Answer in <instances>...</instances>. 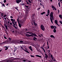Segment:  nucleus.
<instances>
[{
    "label": "nucleus",
    "instance_id": "obj_1",
    "mask_svg": "<svg viewBox=\"0 0 62 62\" xmlns=\"http://www.w3.org/2000/svg\"><path fill=\"white\" fill-rule=\"evenodd\" d=\"M53 15H54V12H51L49 15L51 21L52 23L53 24V19H54V16Z\"/></svg>",
    "mask_w": 62,
    "mask_h": 62
},
{
    "label": "nucleus",
    "instance_id": "obj_2",
    "mask_svg": "<svg viewBox=\"0 0 62 62\" xmlns=\"http://www.w3.org/2000/svg\"><path fill=\"white\" fill-rule=\"evenodd\" d=\"M13 43H19V44H21L23 43V41H17V39H15L13 40Z\"/></svg>",
    "mask_w": 62,
    "mask_h": 62
},
{
    "label": "nucleus",
    "instance_id": "obj_3",
    "mask_svg": "<svg viewBox=\"0 0 62 62\" xmlns=\"http://www.w3.org/2000/svg\"><path fill=\"white\" fill-rule=\"evenodd\" d=\"M11 20L12 22V23L14 25V26H17V22H15V19H13L12 18L11 19Z\"/></svg>",
    "mask_w": 62,
    "mask_h": 62
},
{
    "label": "nucleus",
    "instance_id": "obj_4",
    "mask_svg": "<svg viewBox=\"0 0 62 62\" xmlns=\"http://www.w3.org/2000/svg\"><path fill=\"white\" fill-rule=\"evenodd\" d=\"M27 33H29V34H30L31 35H32V37H37V36L35 33H33L32 32L30 33L29 32H28Z\"/></svg>",
    "mask_w": 62,
    "mask_h": 62
},
{
    "label": "nucleus",
    "instance_id": "obj_5",
    "mask_svg": "<svg viewBox=\"0 0 62 62\" xmlns=\"http://www.w3.org/2000/svg\"><path fill=\"white\" fill-rule=\"evenodd\" d=\"M41 28L43 31H44L45 30V28H44V27L43 25H41Z\"/></svg>",
    "mask_w": 62,
    "mask_h": 62
},
{
    "label": "nucleus",
    "instance_id": "obj_6",
    "mask_svg": "<svg viewBox=\"0 0 62 62\" xmlns=\"http://www.w3.org/2000/svg\"><path fill=\"white\" fill-rule=\"evenodd\" d=\"M20 47H21V48H22V50H23L24 51H25V52H26V53H28V54H29V52H28V51H27V50H24V49H23V47H22V46H20Z\"/></svg>",
    "mask_w": 62,
    "mask_h": 62
},
{
    "label": "nucleus",
    "instance_id": "obj_7",
    "mask_svg": "<svg viewBox=\"0 0 62 62\" xmlns=\"http://www.w3.org/2000/svg\"><path fill=\"white\" fill-rule=\"evenodd\" d=\"M50 11L49 10H47V14L46 15V16H47V17H48V16L50 14Z\"/></svg>",
    "mask_w": 62,
    "mask_h": 62
},
{
    "label": "nucleus",
    "instance_id": "obj_8",
    "mask_svg": "<svg viewBox=\"0 0 62 62\" xmlns=\"http://www.w3.org/2000/svg\"><path fill=\"white\" fill-rule=\"evenodd\" d=\"M32 45L33 46H34L35 47H39L40 46L38 45H36L34 44H33L32 45Z\"/></svg>",
    "mask_w": 62,
    "mask_h": 62
},
{
    "label": "nucleus",
    "instance_id": "obj_9",
    "mask_svg": "<svg viewBox=\"0 0 62 62\" xmlns=\"http://www.w3.org/2000/svg\"><path fill=\"white\" fill-rule=\"evenodd\" d=\"M55 23L56 24H57V25H58V26H60V25H59L58 24V23H57V21L56 20H55Z\"/></svg>",
    "mask_w": 62,
    "mask_h": 62
},
{
    "label": "nucleus",
    "instance_id": "obj_10",
    "mask_svg": "<svg viewBox=\"0 0 62 62\" xmlns=\"http://www.w3.org/2000/svg\"><path fill=\"white\" fill-rule=\"evenodd\" d=\"M21 1H23V0H16V2L17 3H19L21 2Z\"/></svg>",
    "mask_w": 62,
    "mask_h": 62
},
{
    "label": "nucleus",
    "instance_id": "obj_11",
    "mask_svg": "<svg viewBox=\"0 0 62 62\" xmlns=\"http://www.w3.org/2000/svg\"><path fill=\"white\" fill-rule=\"evenodd\" d=\"M23 43L24 44H29V42L28 41H24Z\"/></svg>",
    "mask_w": 62,
    "mask_h": 62
},
{
    "label": "nucleus",
    "instance_id": "obj_12",
    "mask_svg": "<svg viewBox=\"0 0 62 62\" xmlns=\"http://www.w3.org/2000/svg\"><path fill=\"white\" fill-rule=\"evenodd\" d=\"M51 7H52V8H54V9H55V10H56V8H55V7H54V6H53L52 5L51 6Z\"/></svg>",
    "mask_w": 62,
    "mask_h": 62
},
{
    "label": "nucleus",
    "instance_id": "obj_13",
    "mask_svg": "<svg viewBox=\"0 0 62 62\" xmlns=\"http://www.w3.org/2000/svg\"><path fill=\"white\" fill-rule=\"evenodd\" d=\"M26 36H27V37H32V35H29L28 34H26Z\"/></svg>",
    "mask_w": 62,
    "mask_h": 62
},
{
    "label": "nucleus",
    "instance_id": "obj_14",
    "mask_svg": "<svg viewBox=\"0 0 62 62\" xmlns=\"http://www.w3.org/2000/svg\"><path fill=\"white\" fill-rule=\"evenodd\" d=\"M45 57H46V59H47V58L48 57V55H47V54H46V53H45Z\"/></svg>",
    "mask_w": 62,
    "mask_h": 62
},
{
    "label": "nucleus",
    "instance_id": "obj_15",
    "mask_svg": "<svg viewBox=\"0 0 62 62\" xmlns=\"http://www.w3.org/2000/svg\"><path fill=\"white\" fill-rule=\"evenodd\" d=\"M29 48L31 51V52H33V50H32V46H30L29 47Z\"/></svg>",
    "mask_w": 62,
    "mask_h": 62
},
{
    "label": "nucleus",
    "instance_id": "obj_16",
    "mask_svg": "<svg viewBox=\"0 0 62 62\" xmlns=\"http://www.w3.org/2000/svg\"><path fill=\"white\" fill-rule=\"evenodd\" d=\"M4 25L5 26V27L7 30H8V27L6 25V23H4Z\"/></svg>",
    "mask_w": 62,
    "mask_h": 62
},
{
    "label": "nucleus",
    "instance_id": "obj_17",
    "mask_svg": "<svg viewBox=\"0 0 62 62\" xmlns=\"http://www.w3.org/2000/svg\"><path fill=\"white\" fill-rule=\"evenodd\" d=\"M59 0H58V1L59 2V3H58V4L59 7H60V1H59Z\"/></svg>",
    "mask_w": 62,
    "mask_h": 62
},
{
    "label": "nucleus",
    "instance_id": "obj_18",
    "mask_svg": "<svg viewBox=\"0 0 62 62\" xmlns=\"http://www.w3.org/2000/svg\"><path fill=\"white\" fill-rule=\"evenodd\" d=\"M50 37L51 38H53L54 39H55V37L54 36V35H50Z\"/></svg>",
    "mask_w": 62,
    "mask_h": 62
},
{
    "label": "nucleus",
    "instance_id": "obj_19",
    "mask_svg": "<svg viewBox=\"0 0 62 62\" xmlns=\"http://www.w3.org/2000/svg\"><path fill=\"white\" fill-rule=\"evenodd\" d=\"M35 56H37V57H41V56H39V55H35Z\"/></svg>",
    "mask_w": 62,
    "mask_h": 62
},
{
    "label": "nucleus",
    "instance_id": "obj_20",
    "mask_svg": "<svg viewBox=\"0 0 62 62\" xmlns=\"http://www.w3.org/2000/svg\"><path fill=\"white\" fill-rule=\"evenodd\" d=\"M53 32H54V33H55L56 32V29H55L54 28V29Z\"/></svg>",
    "mask_w": 62,
    "mask_h": 62
},
{
    "label": "nucleus",
    "instance_id": "obj_21",
    "mask_svg": "<svg viewBox=\"0 0 62 62\" xmlns=\"http://www.w3.org/2000/svg\"><path fill=\"white\" fill-rule=\"evenodd\" d=\"M50 27H51V28L52 29H54V26L51 25L50 26Z\"/></svg>",
    "mask_w": 62,
    "mask_h": 62
},
{
    "label": "nucleus",
    "instance_id": "obj_22",
    "mask_svg": "<svg viewBox=\"0 0 62 62\" xmlns=\"http://www.w3.org/2000/svg\"><path fill=\"white\" fill-rule=\"evenodd\" d=\"M51 56L53 60H54V57H53V55H51Z\"/></svg>",
    "mask_w": 62,
    "mask_h": 62
},
{
    "label": "nucleus",
    "instance_id": "obj_23",
    "mask_svg": "<svg viewBox=\"0 0 62 62\" xmlns=\"http://www.w3.org/2000/svg\"><path fill=\"white\" fill-rule=\"evenodd\" d=\"M33 23H34V24L35 26H37V24L35 23V22H33Z\"/></svg>",
    "mask_w": 62,
    "mask_h": 62
},
{
    "label": "nucleus",
    "instance_id": "obj_24",
    "mask_svg": "<svg viewBox=\"0 0 62 62\" xmlns=\"http://www.w3.org/2000/svg\"><path fill=\"white\" fill-rule=\"evenodd\" d=\"M45 12H43L41 13V15H43L44 14H45Z\"/></svg>",
    "mask_w": 62,
    "mask_h": 62
},
{
    "label": "nucleus",
    "instance_id": "obj_25",
    "mask_svg": "<svg viewBox=\"0 0 62 62\" xmlns=\"http://www.w3.org/2000/svg\"><path fill=\"white\" fill-rule=\"evenodd\" d=\"M59 22H60V23H61V24H62V21H61L60 20L59 21Z\"/></svg>",
    "mask_w": 62,
    "mask_h": 62
},
{
    "label": "nucleus",
    "instance_id": "obj_26",
    "mask_svg": "<svg viewBox=\"0 0 62 62\" xmlns=\"http://www.w3.org/2000/svg\"><path fill=\"white\" fill-rule=\"evenodd\" d=\"M22 47L23 49H24V48H25V46H24L22 45V47Z\"/></svg>",
    "mask_w": 62,
    "mask_h": 62
},
{
    "label": "nucleus",
    "instance_id": "obj_27",
    "mask_svg": "<svg viewBox=\"0 0 62 62\" xmlns=\"http://www.w3.org/2000/svg\"><path fill=\"white\" fill-rule=\"evenodd\" d=\"M59 17L60 18H62V16L61 15H59Z\"/></svg>",
    "mask_w": 62,
    "mask_h": 62
},
{
    "label": "nucleus",
    "instance_id": "obj_28",
    "mask_svg": "<svg viewBox=\"0 0 62 62\" xmlns=\"http://www.w3.org/2000/svg\"><path fill=\"white\" fill-rule=\"evenodd\" d=\"M6 49H5L6 50H7L8 49V47H6Z\"/></svg>",
    "mask_w": 62,
    "mask_h": 62
},
{
    "label": "nucleus",
    "instance_id": "obj_29",
    "mask_svg": "<svg viewBox=\"0 0 62 62\" xmlns=\"http://www.w3.org/2000/svg\"><path fill=\"white\" fill-rule=\"evenodd\" d=\"M28 1H29V3H31V2L30 0H28Z\"/></svg>",
    "mask_w": 62,
    "mask_h": 62
},
{
    "label": "nucleus",
    "instance_id": "obj_30",
    "mask_svg": "<svg viewBox=\"0 0 62 62\" xmlns=\"http://www.w3.org/2000/svg\"><path fill=\"white\" fill-rule=\"evenodd\" d=\"M15 8L16 10H18V8L17 7H15Z\"/></svg>",
    "mask_w": 62,
    "mask_h": 62
},
{
    "label": "nucleus",
    "instance_id": "obj_31",
    "mask_svg": "<svg viewBox=\"0 0 62 62\" xmlns=\"http://www.w3.org/2000/svg\"><path fill=\"white\" fill-rule=\"evenodd\" d=\"M7 17V15H5L4 16V18H5V17Z\"/></svg>",
    "mask_w": 62,
    "mask_h": 62
},
{
    "label": "nucleus",
    "instance_id": "obj_32",
    "mask_svg": "<svg viewBox=\"0 0 62 62\" xmlns=\"http://www.w3.org/2000/svg\"><path fill=\"white\" fill-rule=\"evenodd\" d=\"M31 57H34V56L31 55Z\"/></svg>",
    "mask_w": 62,
    "mask_h": 62
},
{
    "label": "nucleus",
    "instance_id": "obj_33",
    "mask_svg": "<svg viewBox=\"0 0 62 62\" xmlns=\"http://www.w3.org/2000/svg\"><path fill=\"white\" fill-rule=\"evenodd\" d=\"M9 41H10V40H11V39H10V37L9 38Z\"/></svg>",
    "mask_w": 62,
    "mask_h": 62
},
{
    "label": "nucleus",
    "instance_id": "obj_34",
    "mask_svg": "<svg viewBox=\"0 0 62 62\" xmlns=\"http://www.w3.org/2000/svg\"><path fill=\"white\" fill-rule=\"evenodd\" d=\"M41 49H43V50L44 49V48H43V46L41 47Z\"/></svg>",
    "mask_w": 62,
    "mask_h": 62
},
{
    "label": "nucleus",
    "instance_id": "obj_35",
    "mask_svg": "<svg viewBox=\"0 0 62 62\" xmlns=\"http://www.w3.org/2000/svg\"><path fill=\"white\" fill-rule=\"evenodd\" d=\"M6 0H5L4 1V2L5 3H6Z\"/></svg>",
    "mask_w": 62,
    "mask_h": 62
},
{
    "label": "nucleus",
    "instance_id": "obj_36",
    "mask_svg": "<svg viewBox=\"0 0 62 62\" xmlns=\"http://www.w3.org/2000/svg\"><path fill=\"white\" fill-rule=\"evenodd\" d=\"M25 7H26V8H28V6L25 5Z\"/></svg>",
    "mask_w": 62,
    "mask_h": 62
},
{
    "label": "nucleus",
    "instance_id": "obj_37",
    "mask_svg": "<svg viewBox=\"0 0 62 62\" xmlns=\"http://www.w3.org/2000/svg\"><path fill=\"white\" fill-rule=\"evenodd\" d=\"M60 1L61 2V3H62V0H60Z\"/></svg>",
    "mask_w": 62,
    "mask_h": 62
},
{
    "label": "nucleus",
    "instance_id": "obj_38",
    "mask_svg": "<svg viewBox=\"0 0 62 62\" xmlns=\"http://www.w3.org/2000/svg\"><path fill=\"white\" fill-rule=\"evenodd\" d=\"M53 59H54L53 60V61H56V60H55V59H54V58H53Z\"/></svg>",
    "mask_w": 62,
    "mask_h": 62
},
{
    "label": "nucleus",
    "instance_id": "obj_39",
    "mask_svg": "<svg viewBox=\"0 0 62 62\" xmlns=\"http://www.w3.org/2000/svg\"><path fill=\"white\" fill-rule=\"evenodd\" d=\"M4 39H7V38H6V37L5 36H4Z\"/></svg>",
    "mask_w": 62,
    "mask_h": 62
},
{
    "label": "nucleus",
    "instance_id": "obj_40",
    "mask_svg": "<svg viewBox=\"0 0 62 62\" xmlns=\"http://www.w3.org/2000/svg\"><path fill=\"white\" fill-rule=\"evenodd\" d=\"M2 5L3 6V7H5V5H4V4H3Z\"/></svg>",
    "mask_w": 62,
    "mask_h": 62
},
{
    "label": "nucleus",
    "instance_id": "obj_41",
    "mask_svg": "<svg viewBox=\"0 0 62 62\" xmlns=\"http://www.w3.org/2000/svg\"><path fill=\"white\" fill-rule=\"evenodd\" d=\"M7 22L8 23V24H9V23H10V22L9 21H8Z\"/></svg>",
    "mask_w": 62,
    "mask_h": 62
},
{
    "label": "nucleus",
    "instance_id": "obj_42",
    "mask_svg": "<svg viewBox=\"0 0 62 62\" xmlns=\"http://www.w3.org/2000/svg\"><path fill=\"white\" fill-rule=\"evenodd\" d=\"M19 26L20 27H21V25H19Z\"/></svg>",
    "mask_w": 62,
    "mask_h": 62
},
{
    "label": "nucleus",
    "instance_id": "obj_43",
    "mask_svg": "<svg viewBox=\"0 0 62 62\" xmlns=\"http://www.w3.org/2000/svg\"><path fill=\"white\" fill-rule=\"evenodd\" d=\"M40 8H39L37 9V10H39V9Z\"/></svg>",
    "mask_w": 62,
    "mask_h": 62
},
{
    "label": "nucleus",
    "instance_id": "obj_44",
    "mask_svg": "<svg viewBox=\"0 0 62 62\" xmlns=\"http://www.w3.org/2000/svg\"><path fill=\"white\" fill-rule=\"evenodd\" d=\"M26 2H27V4H29V2H28L27 1H26Z\"/></svg>",
    "mask_w": 62,
    "mask_h": 62
},
{
    "label": "nucleus",
    "instance_id": "obj_45",
    "mask_svg": "<svg viewBox=\"0 0 62 62\" xmlns=\"http://www.w3.org/2000/svg\"><path fill=\"white\" fill-rule=\"evenodd\" d=\"M23 62H25V61H26L25 60H23Z\"/></svg>",
    "mask_w": 62,
    "mask_h": 62
},
{
    "label": "nucleus",
    "instance_id": "obj_46",
    "mask_svg": "<svg viewBox=\"0 0 62 62\" xmlns=\"http://www.w3.org/2000/svg\"><path fill=\"white\" fill-rule=\"evenodd\" d=\"M10 25H12V23L11 22L10 23Z\"/></svg>",
    "mask_w": 62,
    "mask_h": 62
},
{
    "label": "nucleus",
    "instance_id": "obj_47",
    "mask_svg": "<svg viewBox=\"0 0 62 62\" xmlns=\"http://www.w3.org/2000/svg\"><path fill=\"white\" fill-rule=\"evenodd\" d=\"M1 16H3V13L1 14Z\"/></svg>",
    "mask_w": 62,
    "mask_h": 62
},
{
    "label": "nucleus",
    "instance_id": "obj_48",
    "mask_svg": "<svg viewBox=\"0 0 62 62\" xmlns=\"http://www.w3.org/2000/svg\"><path fill=\"white\" fill-rule=\"evenodd\" d=\"M34 39H37L36 38L34 37Z\"/></svg>",
    "mask_w": 62,
    "mask_h": 62
},
{
    "label": "nucleus",
    "instance_id": "obj_49",
    "mask_svg": "<svg viewBox=\"0 0 62 62\" xmlns=\"http://www.w3.org/2000/svg\"><path fill=\"white\" fill-rule=\"evenodd\" d=\"M8 21H10V20L9 19H8Z\"/></svg>",
    "mask_w": 62,
    "mask_h": 62
},
{
    "label": "nucleus",
    "instance_id": "obj_50",
    "mask_svg": "<svg viewBox=\"0 0 62 62\" xmlns=\"http://www.w3.org/2000/svg\"><path fill=\"white\" fill-rule=\"evenodd\" d=\"M10 17L11 18H13V17L12 16H11Z\"/></svg>",
    "mask_w": 62,
    "mask_h": 62
},
{
    "label": "nucleus",
    "instance_id": "obj_51",
    "mask_svg": "<svg viewBox=\"0 0 62 62\" xmlns=\"http://www.w3.org/2000/svg\"><path fill=\"white\" fill-rule=\"evenodd\" d=\"M40 5H41V6H43V5L41 4V3H40Z\"/></svg>",
    "mask_w": 62,
    "mask_h": 62
},
{
    "label": "nucleus",
    "instance_id": "obj_52",
    "mask_svg": "<svg viewBox=\"0 0 62 62\" xmlns=\"http://www.w3.org/2000/svg\"><path fill=\"white\" fill-rule=\"evenodd\" d=\"M14 27L15 28H16V29H17V28L16 27V26H14Z\"/></svg>",
    "mask_w": 62,
    "mask_h": 62
},
{
    "label": "nucleus",
    "instance_id": "obj_53",
    "mask_svg": "<svg viewBox=\"0 0 62 62\" xmlns=\"http://www.w3.org/2000/svg\"><path fill=\"white\" fill-rule=\"evenodd\" d=\"M54 28H55V29H56V26H54Z\"/></svg>",
    "mask_w": 62,
    "mask_h": 62
},
{
    "label": "nucleus",
    "instance_id": "obj_54",
    "mask_svg": "<svg viewBox=\"0 0 62 62\" xmlns=\"http://www.w3.org/2000/svg\"><path fill=\"white\" fill-rule=\"evenodd\" d=\"M25 50H27V49L25 47Z\"/></svg>",
    "mask_w": 62,
    "mask_h": 62
},
{
    "label": "nucleus",
    "instance_id": "obj_55",
    "mask_svg": "<svg viewBox=\"0 0 62 62\" xmlns=\"http://www.w3.org/2000/svg\"><path fill=\"white\" fill-rule=\"evenodd\" d=\"M58 13H59V12H60V11H59V10H58Z\"/></svg>",
    "mask_w": 62,
    "mask_h": 62
},
{
    "label": "nucleus",
    "instance_id": "obj_56",
    "mask_svg": "<svg viewBox=\"0 0 62 62\" xmlns=\"http://www.w3.org/2000/svg\"><path fill=\"white\" fill-rule=\"evenodd\" d=\"M47 48L49 49V46H48Z\"/></svg>",
    "mask_w": 62,
    "mask_h": 62
},
{
    "label": "nucleus",
    "instance_id": "obj_57",
    "mask_svg": "<svg viewBox=\"0 0 62 62\" xmlns=\"http://www.w3.org/2000/svg\"><path fill=\"white\" fill-rule=\"evenodd\" d=\"M43 50L44 51V53H45V50L44 49Z\"/></svg>",
    "mask_w": 62,
    "mask_h": 62
},
{
    "label": "nucleus",
    "instance_id": "obj_58",
    "mask_svg": "<svg viewBox=\"0 0 62 62\" xmlns=\"http://www.w3.org/2000/svg\"><path fill=\"white\" fill-rule=\"evenodd\" d=\"M33 40H36L35 39H34V38H33Z\"/></svg>",
    "mask_w": 62,
    "mask_h": 62
},
{
    "label": "nucleus",
    "instance_id": "obj_59",
    "mask_svg": "<svg viewBox=\"0 0 62 62\" xmlns=\"http://www.w3.org/2000/svg\"><path fill=\"white\" fill-rule=\"evenodd\" d=\"M50 0V2H52L53 1L52 0Z\"/></svg>",
    "mask_w": 62,
    "mask_h": 62
},
{
    "label": "nucleus",
    "instance_id": "obj_60",
    "mask_svg": "<svg viewBox=\"0 0 62 62\" xmlns=\"http://www.w3.org/2000/svg\"><path fill=\"white\" fill-rule=\"evenodd\" d=\"M4 19H5V20H6V18L5 17Z\"/></svg>",
    "mask_w": 62,
    "mask_h": 62
},
{
    "label": "nucleus",
    "instance_id": "obj_61",
    "mask_svg": "<svg viewBox=\"0 0 62 62\" xmlns=\"http://www.w3.org/2000/svg\"><path fill=\"white\" fill-rule=\"evenodd\" d=\"M8 3L6 4V6H8Z\"/></svg>",
    "mask_w": 62,
    "mask_h": 62
},
{
    "label": "nucleus",
    "instance_id": "obj_62",
    "mask_svg": "<svg viewBox=\"0 0 62 62\" xmlns=\"http://www.w3.org/2000/svg\"><path fill=\"white\" fill-rule=\"evenodd\" d=\"M39 37H41V36L40 35H39Z\"/></svg>",
    "mask_w": 62,
    "mask_h": 62
},
{
    "label": "nucleus",
    "instance_id": "obj_63",
    "mask_svg": "<svg viewBox=\"0 0 62 62\" xmlns=\"http://www.w3.org/2000/svg\"><path fill=\"white\" fill-rule=\"evenodd\" d=\"M48 51L49 52H50V51L49 50H48Z\"/></svg>",
    "mask_w": 62,
    "mask_h": 62
},
{
    "label": "nucleus",
    "instance_id": "obj_64",
    "mask_svg": "<svg viewBox=\"0 0 62 62\" xmlns=\"http://www.w3.org/2000/svg\"><path fill=\"white\" fill-rule=\"evenodd\" d=\"M2 51V50H0V52H1V51Z\"/></svg>",
    "mask_w": 62,
    "mask_h": 62
}]
</instances>
